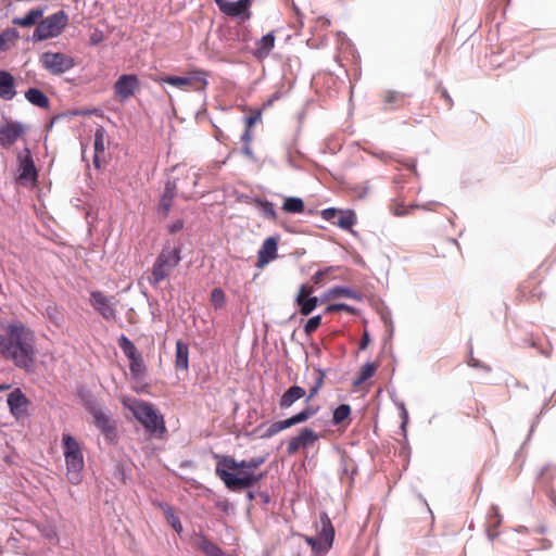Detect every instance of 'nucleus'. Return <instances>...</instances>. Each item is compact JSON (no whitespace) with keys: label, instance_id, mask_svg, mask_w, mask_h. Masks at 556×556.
I'll return each mask as SVG.
<instances>
[{"label":"nucleus","instance_id":"obj_46","mask_svg":"<svg viewBox=\"0 0 556 556\" xmlns=\"http://www.w3.org/2000/svg\"><path fill=\"white\" fill-rule=\"evenodd\" d=\"M328 298H337L340 295H348V288L345 287H336L328 291Z\"/></svg>","mask_w":556,"mask_h":556},{"label":"nucleus","instance_id":"obj_27","mask_svg":"<svg viewBox=\"0 0 556 556\" xmlns=\"http://www.w3.org/2000/svg\"><path fill=\"white\" fill-rule=\"evenodd\" d=\"M306 394L305 390L299 386L290 387L280 397L279 405L281 408L292 406L294 402L302 399Z\"/></svg>","mask_w":556,"mask_h":556},{"label":"nucleus","instance_id":"obj_31","mask_svg":"<svg viewBox=\"0 0 556 556\" xmlns=\"http://www.w3.org/2000/svg\"><path fill=\"white\" fill-rule=\"evenodd\" d=\"M25 98L34 105L46 109L49 106V99L48 97L39 89L37 88H29L25 92Z\"/></svg>","mask_w":556,"mask_h":556},{"label":"nucleus","instance_id":"obj_19","mask_svg":"<svg viewBox=\"0 0 556 556\" xmlns=\"http://www.w3.org/2000/svg\"><path fill=\"white\" fill-rule=\"evenodd\" d=\"M8 405L11 414L20 418L27 414L29 400L20 389H15L8 395Z\"/></svg>","mask_w":556,"mask_h":556},{"label":"nucleus","instance_id":"obj_54","mask_svg":"<svg viewBox=\"0 0 556 556\" xmlns=\"http://www.w3.org/2000/svg\"><path fill=\"white\" fill-rule=\"evenodd\" d=\"M369 342H370L369 336H368L367 331H365L364 334H363V338L361 340L359 348H367Z\"/></svg>","mask_w":556,"mask_h":556},{"label":"nucleus","instance_id":"obj_61","mask_svg":"<svg viewBox=\"0 0 556 556\" xmlns=\"http://www.w3.org/2000/svg\"><path fill=\"white\" fill-rule=\"evenodd\" d=\"M551 547H552V542L549 540H543L542 541V545H541L542 549H547V548H551Z\"/></svg>","mask_w":556,"mask_h":556},{"label":"nucleus","instance_id":"obj_43","mask_svg":"<svg viewBox=\"0 0 556 556\" xmlns=\"http://www.w3.org/2000/svg\"><path fill=\"white\" fill-rule=\"evenodd\" d=\"M323 381H324L323 375H318L316 378L315 384L309 389L307 401H311L312 399H314L317 395V393L323 384Z\"/></svg>","mask_w":556,"mask_h":556},{"label":"nucleus","instance_id":"obj_47","mask_svg":"<svg viewBox=\"0 0 556 556\" xmlns=\"http://www.w3.org/2000/svg\"><path fill=\"white\" fill-rule=\"evenodd\" d=\"M368 187L367 186H357L353 188V197L362 199L367 194Z\"/></svg>","mask_w":556,"mask_h":556},{"label":"nucleus","instance_id":"obj_24","mask_svg":"<svg viewBox=\"0 0 556 556\" xmlns=\"http://www.w3.org/2000/svg\"><path fill=\"white\" fill-rule=\"evenodd\" d=\"M125 353L130 361V372L136 379H140L146 372V366L139 350H125Z\"/></svg>","mask_w":556,"mask_h":556},{"label":"nucleus","instance_id":"obj_56","mask_svg":"<svg viewBox=\"0 0 556 556\" xmlns=\"http://www.w3.org/2000/svg\"><path fill=\"white\" fill-rule=\"evenodd\" d=\"M338 224H339L342 228L348 229V217H346V216L341 215V216L339 217Z\"/></svg>","mask_w":556,"mask_h":556},{"label":"nucleus","instance_id":"obj_15","mask_svg":"<svg viewBox=\"0 0 556 556\" xmlns=\"http://www.w3.org/2000/svg\"><path fill=\"white\" fill-rule=\"evenodd\" d=\"M25 131L26 127L22 123L5 119L0 126V146L11 148Z\"/></svg>","mask_w":556,"mask_h":556},{"label":"nucleus","instance_id":"obj_25","mask_svg":"<svg viewBox=\"0 0 556 556\" xmlns=\"http://www.w3.org/2000/svg\"><path fill=\"white\" fill-rule=\"evenodd\" d=\"M175 188L176 186L174 184H169V181L167 180V182L165 184L164 192L159 203V211L162 212L164 216L168 215L173 205L174 198L179 195V192L176 191Z\"/></svg>","mask_w":556,"mask_h":556},{"label":"nucleus","instance_id":"obj_12","mask_svg":"<svg viewBox=\"0 0 556 556\" xmlns=\"http://www.w3.org/2000/svg\"><path fill=\"white\" fill-rule=\"evenodd\" d=\"M314 414L315 410L313 408L306 407L288 419L275 421L266 428V430L262 433V438H271L285 429L306 421Z\"/></svg>","mask_w":556,"mask_h":556},{"label":"nucleus","instance_id":"obj_51","mask_svg":"<svg viewBox=\"0 0 556 556\" xmlns=\"http://www.w3.org/2000/svg\"><path fill=\"white\" fill-rule=\"evenodd\" d=\"M119 344L122 348H135L134 344L125 336L119 338Z\"/></svg>","mask_w":556,"mask_h":556},{"label":"nucleus","instance_id":"obj_40","mask_svg":"<svg viewBox=\"0 0 556 556\" xmlns=\"http://www.w3.org/2000/svg\"><path fill=\"white\" fill-rule=\"evenodd\" d=\"M348 418V404H341L333 412V424L338 425Z\"/></svg>","mask_w":556,"mask_h":556},{"label":"nucleus","instance_id":"obj_1","mask_svg":"<svg viewBox=\"0 0 556 556\" xmlns=\"http://www.w3.org/2000/svg\"><path fill=\"white\" fill-rule=\"evenodd\" d=\"M214 458L217 459L216 476L227 489L233 492L256 485L266 475L265 472H257V469L265 463L264 456L237 460L230 455L215 454Z\"/></svg>","mask_w":556,"mask_h":556},{"label":"nucleus","instance_id":"obj_4","mask_svg":"<svg viewBox=\"0 0 556 556\" xmlns=\"http://www.w3.org/2000/svg\"><path fill=\"white\" fill-rule=\"evenodd\" d=\"M179 262L180 249L164 245L153 264L150 282L153 286L160 285L178 266Z\"/></svg>","mask_w":556,"mask_h":556},{"label":"nucleus","instance_id":"obj_64","mask_svg":"<svg viewBox=\"0 0 556 556\" xmlns=\"http://www.w3.org/2000/svg\"><path fill=\"white\" fill-rule=\"evenodd\" d=\"M354 76H355V77H359V76H361V71H359V68H358V67H355V68H354Z\"/></svg>","mask_w":556,"mask_h":556},{"label":"nucleus","instance_id":"obj_60","mask_svg":"<svg viewBox=\"0 0 556 556\" xmlns=\"http://www.w3.org/2000/svg\"><path fill=\"white\" fill-rule=\"evenodd\" d=\"M100 155L101 154H97L94 153V156H93V164L97 168H100L101 167V163H100Z\"/></svg>","mask_w":556,"mask_h":556},{"label":"nucleus","instance_id":"obj_28","mask_svg":"<svg viewBox=\"0 0 556 556\" xmlns=\"http://www.w3.org/2000/svg\"><path fill=\"white\" fill-rule=\"evenodd\" d=\"M92 416L94 419V425L98 429H100L106 437H111L114 434L115 426L102 410L94 409L92 412Z\"/></svg>","mask_w":556,"mask_h":556},{"label":"nucleus","instance_id":"obj_14","mask_svg":"<svg viewBox=\"0 0 556 556\" xmlns=\"http://www.w3.org/2000/svg\"><path fill=\"white\" fill-rule=\"evenodd\" d=\"M114 93L119 101L128 100L140 89V81L135 74H124L114 84Z\"/></svg>","mask_w":556,"mask_h":556},{"label":"nucleus","instance_id":"obj_33","mask_svg":"<svg viewBox=\"0 0 556 556\" xmlns=\"http://www.w3.org/2000/svg\"><path fill=\"white\" fill-rule=\"evenodd\" d=\"M285 212L290 214H300L304 212V202L300 198L289 197L286 198L281 207Z\"/></svg>","mask_w":556,"mask_h":556},{"label":"nucleus","instance_id":"obj_39","mask_svg":"<svg viewBox=\"0 0 556 556\" xmlns=\"http://www.w3.org/2000/svg\"><path fill=\"white\" fill-rule=\"evenodd\" d=\"M189 350H176V368L181 370L188 369Z\"/></svg>","mask_w":556,"mask_h":556},{"label":"nucleus","instance_id":"obj_6","mask_svg":"<svg viewBox=\"0 0 556 556\" xmlns=\"http://www.w3.org/2000/svg\"><path fill=\"white\" fill-rule=\"evenodd\" d=\"M173 172L176 176L169 179V184L176 186L175 190L179 192V195L185 200L193 198L195 194L194 188L201 178L200 169L194 167L175 166Z\"/></svg>","mask_w":556,"mask_h":556},{"label":"nucleus","instance_id":"obj_48","mask_svg":"<svg viewBox=\"0 0 556 556\" xmlns=\"http://www.w3.org/2000/svg\"><path fill=\"white\" fill-rule=\"evenodd\" d=\"M182 228H184V220L178 219L168 227V230L170 233H176V232L180 231Z\"/></svg>","mask_w":556,"mask_h":556},{"label":"nucleus","instance_id":"obj_53","mask_svg":"<svg viewBox=\"0 0 556 556\" xmlns=\"http://www.w3.org/2000/svg\"><path fill=\"white\" fill-rule=\"evenodd\" d=\"M406 213H407L406 207H404L401 204L396 205L395 208H394V214L397 215V216L405 215Z\"/></svg>","mask_w":556,"mask_h":556},{"label":"nucleus","instance_id":"obj_42","mask_svg":"<svg viewBox=\"0 0 556 556\" xmlns=\"http://www.w3.org/2000/svg\"><path fill=\"white\" fill-rule=\"evenodd\" d=\"M262 112L258 110L244 118L245 128H251L261 121Z\"/></svg>","mask_w":556,"mask_h":556},{"label":"nucleus","instance_id":"obj_16","mask_svg":"<svg viewBox=\"0 0 556 556\" xmlns=\"http://www.w3.org/2000/svg\"><path fill=\"white\" fill-rule=\"evenodd\" d=\"M253 0H238V1H228L225 0L219 7V11L229 16V17H239L242 21H248L251 18L250 7Z\"/></svg>","mask_w":556,"mask_h":556},{"label":"nucleus","instance_id":"obj_62","mask_svg":"<svg viewBox=\"0 0 556 556\" xmlns=\"http://www.w3.org/2000/svg\"><path fill=\"white\" fill-rule=\"evenodd\" d=\"M406 166H407L409 169H412V170L416 172V163H415V161H414V160H409V161L406 163Z\"/></svg>","mask_w":556,"mask_h":556},{"label":"nucleus","instance_id":"obj_55","mask_svg":"<svg viewBox=\"0 0 556 556\" xmlns=\"http://www.w3.org/2000/svg\"><path fill=\"white\" fill-rule=\"evenodd\" d=\"M355 214L354 212H352L350 210V219H349V223H350V232L353 233V235H356V232L352 229L353 225L355 224Z\"/></svg>","mask_w":556,"mask_h":556},{"label":"nucleus","instance_id":"obj_63","mask_svg":"<svg viewBox=\"0 0 556 556\" xmlns=\"http://www.w3.org/2000/svg\"><path fill=\"white\" fill-rule=\"evenodd\" d=\"M353 262L356 263V264H359V265H364V261L362 260V257L359 255H353Z\"/></svg>","mask_w":556,"mask_h":556},{"label":"nucleus","instance_id":"obj_32","mask_svg":"<svg viewBox=\"0 0 556 556\" xmlns=\"http://www.w3.org/2000/svg\"><path fill=\"white\" fill-rule=\"evenodd\" d=\"M18 38L20 34L15 28H7L0 33V52L8 51Z\"/></svg>","mask_w":556,"mask_h":556},{"label":"nucleus","instance_id":"obj_22","mask_svg":"<svg viewBox=\"0 0 556 556\" xmlns=\"http://www.w3.org/2000/svg\"><path fill=\"white\" fill-rule=\"evenodd\" d=\"M277 239L274 237H268L263 242L261 249L257 252V267L263 268L270 261L277 258Z\"/></svg>","mask_w":556,"mask_h":556},{"label":"nucleus","instance_id":"obj_38","mask_svg":"<svg viewBox=\"0 0 556 556\" xmlns=\"http://www.w3.org/2000/svg\"><path fill=\"white\" fill-rule=\"evenodd\" d=\"M226 302L225 293L222 289L215 288L211 292V303L215 308H220Z\"/></svg>","mask_w":556,"mask_h":556},{"label":"nucleus","instance_id":"obj_35","mask_svg":"<svg viewBox=\"0 0 556 556\" xmlns=\"http://www.w3.org/2000/svg\"><path fill=\"white\" fill-rule=\"evenodd\" d=\"M252 140H253V132H252V129L251 128H245L242 136H241V141H242V153L253 160L254 159V154H253V151H252V148H251V143H252Z\"/></svg>","mask_w":556,"mask_h":556},{"label":"nucleus","instance_id":"obj_45","mask_svg":"<svg viewBox=\"0 0 556 556\" xmlns=\"http://www.w3.org/2000/svg\"><path fill=\"white\" fill-rule=\"evenodd\" d=\"M437 90L440 93L441 98L444 99V101L446 102L447 108L451 109L453 106V100L447 90L441 85L438 86Z\"/></svg>","mask_w":556,"mask_h":556},{"label":"nucleus","instance_id":"obj_49","mask_svg":"<svg viewBox=\"0 0 556 556\" xmlns=\"http://www.w3.org/2000/svg\"><path fill=\"white\" fill-rule=\"evenodd\" d=\"M321 214L326 220H331L336 217L337 211L334 208H326Z\"/></svg>","mask_w":556,"mask_h":556},{"label":"nucleus","instance_id":"obj_18","mask_svg":"<svg viewBox=\"0 0 556 556\" xmlns=\"http://www.w3.org/2000/svg\"><path fill=\"white\" fill-rule=\"evenodd\" d=\"M318 439L315 431L308 428L300 430L299 434L291 438L288 443V453L290 455L295 454L300 448H306L312 446Z\"/></svg>","mask_w":556,"mask_h":556},{"label":"nucleus","instance_id":"obj_41","mask_svg":"<svg viewBox=\"0 0 556 556\" xmlns=\"http://www.w3.org/2000/svg\"><path fill=\"white\" fill-rule=\"evenodd\" d=\"M320 321H321L320 316H314V317L309 318L305 325V331L307 333L315 331L319 327Z\"/></svg>","mask_w":556,"mask_h":556},{"label":"nucleus","instance_id":"obj_7","mask_svg":"<svg viewBox=\"0 0 556 556\" xmlns=\"http://www.w3.org/2000/svg\"><path fill=\"white\" fill-rule=\"evenodd\" d=\"M67 25V16L63 11H59L43 20H41L35 31L34 39L46 40L59 36Z\"/></svg>","mask_w":556,"mask_h":556},{"label":"nucleus","instance_id":"obj_3","mask_svg":"<svg viewBox=\"0 0 556 556\" xmlns=\"http://www.w3.org/2000/svg\"><path fill=\"white\" fill-rule=\"evenodd\" d=\"M62 448L66 464V478L70 483L77 485L81 481L84 454L80 443L71 434L62 435Z\"/></svg>","mask_w":556,"mask_h":556},{"label":"nucleus","instance_id":"obj_8","mask_svg":"<svg viewBox=\"0 0 556 556\" xmlns=\"http://www.w3.org/2000/svg\"><path fill=\"white\" fill-rule=\"evenodd\" d=\"M40 63L53 75H61L75 66L74 58L61 52L42 53Z\"/></svg>","mask_w":556,"mask_h":556},{"label":"nucleus","instance_id":"obj_5","mask_svg":"<svg viewBox=\"0 0 556 556\" xmlns=\"http://www.w3.org/2000/svg\"><path fill=\"white\" fill-rule=\"evenodd\" d=\"M155 83L168 84L185 90L202 92L207 87V72L204 70H193L188 72L187 76H161L153 78Z\"/></svg>","mask_w":556,"mask_h":556},{"label":"nucleus","instance_id":"obj_10","mask_svg":"<svg viewBox=\"0 0 556 556\" xmlns=\"http://www.w3.org/2000/svg\"><path fill=\"white\" fill-rule=\"evenodd\" d=\"M7 348H31L34 333L23 324L10 325L5 329Z\"/></svg>","mask_w":556,"mask_h":556},{"label":"nucleus","instance_id":"obj_52","mask_svg":"<svg viewBox=\"0 0 556 556\" xmlns=\"http://www.w3.org/2000/svg\"><path fill=\"white\" fill-rule=\"evenodd\" d=\"M340 309H348V305L346 304H334V305H330L328 306L327 311L329 312H332V311H340Z\"/></svg>","mask_w":556,"mask_h":556},{"label":"nucleus","instance_id":"obj_9","mask_svg":"<svg viewBox=\"0 0 556 556\" xmlns=\"http://www.w3.org/2000/svg\"><path fill=\"white\" fill-rule=\"evenodd\" d=\"M321 529L317 536H306L305 541L312 547L313 551L320 553L326 552L331 546L334 531L331 526L329 518L324 515L320 517Z\"/></svg>","mask_w":556,"mask_h":556},{"label":"nucleus","instance_id":"obj_36","mask_svg":"<svg viewBox=\"0 0 556 556\" xmlns=\"http://www.w3.org/2000/svg\"><path fill=\"white\" fill-rule=\"evenodd\" d=\"M200 548L207 556H224L223 551L215 543L210 541L207 538H202L201 539Z\"/></svg>","mask_w":556,"mask_h":556},{"label":"nucleus","instance_id":"obj_20","mask_svg":"<svg viewBox=\"0 0 556 556\" xmlns=\"http://www.w3.org/2000/svg\"><path fill=\"white\" fill-rule=\"evenodd\" d=\"M2 355L16 366L29 370L34 364V350H1Z\"/></svg>","mask_w":556,"mask_h":556},{"label":"nucleus","instance_id":"obj_2","mask_svg":"<svg viewBox=\"0 0 556 556\" xmlns=\"http://www.w3.org/2000/svg\"><path fill=\"white\" fill-rule=\"evenodd\" d=\"M123 403L147 432L159 439L164 438L167 432L164 418L152 404L137 399H128Z\"/></svg>","mask_w":556,"mask_h":556},{"label":"nucleus","instance_id":"obj_37","mask_svg":"<svg viewBox=\"0 0 556 556\" xmlns=\"http://www.w3.org/2000/svg\"><path fill=\"white\" fill-rule=\"evenodd\" d=\"M105 130L104 128L100 127L94 132V153L97 154H103L105 151Z\"/></svg>","mask_w":556,"mask_h":556},{"label":"nucleus","instance_id":"obj_57","mask_svg":"<svg viewBox=\"0 0 556 556\" xmlns=\"http://www.w3.org/2000/svg\"><path fill=\"white\" fill-rule=\"evenodd\" d=\"M266 213L270 217H275L276 216V212H275L274 206L271 204H268L266 206Z\"/></svg>","mask_w":556,"mask_h":556},{"label":"nucleus","instance_id":"obj_44","mask_svg":"<svg viewBox=\"0 0 556 556\" xmlns=\"http://www.w3.org/2000/svg\"><path fill=\"white\" fill-rule=\"evenodd\" d=\"M329 271H330V269H324V270H318L317 273H315L312 277V281L314 282V285H316V286L323 285L325 277L329 274Z\"/></svg>","mask_w":556,"mask_h":556},{"label":"nucleus","instance_id":"obj_50","mask_svg":"<svg viewBox=\"0 0 556 556\" xmlns=\"http://www.w3.org/2000/svg\"><path fill=\"white\" fill-rule=\"evenodd\" d=\"M468 365L476 368H484L489 370V367L482 365L478 359L473 357L472 354H470V357L468 359Z\"/></svg>","mask_w":556,"mask_h":556},{"label":"nucleus","instance_id":"obj_59","mask_svg":"<svg viewBox=\"0 0 556 556\" xmlns=\"http://www.w3.org/2000/svg\"><path fill=\"white\" fill-rule=\"evenodd\" d=\"M492 510L494 511V525L497 526L500 525L501 522V519H500V516H498V511H497V508L493 507Z\"/></svg>","mask_w":556,"mask_h":556},{"label":"nucleus","instance_id":"obj_29","mask_svg":"<svg viewBox=\"0 0 556 556\" xmlns=\"http://www.w3.org/2000/svg\"><path fill=\"white\" fill-rule=\"evenodd\" d=\"M274 46L275 36L273 33H269L256 41L255 55L258 59L266 58L269 54V52L274 49Z\"/></svg>","mask_w":556,"mask_h":556},{"label":"nucleus","instance_id":"obj_26","mask_svg":"<svg viewBox=\"0 0 556 556\" xmlns=\"http://www.w3.org/2000/svg\"><path fill=\"white\" fill-rule=\"evenodd\" d=\"M45 10L36 8L30 10L24 17H14L12 24L21 27H31L38 25L39 20L43 16Z\"/></svg>","mask_w":556,"mask_h":556},{"label":"nucleus","instance_id":"obj_17","mask_svg":"<svg viewBox=\"0 0 556 556\" xmlns=\"http://www.w3.org/2000/svg\"><path fill=\"white\" fill-rule=\"evenodd\" d=\"M378 367L379 364L376 362H370L363 365L352 381L353 391L368 392L371 387L370 379L376 374Z\"/></svg>","mask_w":556,"mask_h":556},{"label":"nucleus","instance_id":"obj_34","mask_svg":"<svg viewBox=\"0 0 556 556\" xmlns=\"http://www.w3.org/2000/svg\"><path fill=\"white\" fill-rule=\"evenodd\" d=\"M404 99V94L395 90H388L383 93V103L389 108L403 104Z\"/></svg>","mask_w":556,"mask_h":556},{"label":"nucleus","instance_id":"obj_58","mask_svg":"<svg viewBox=\"0 0 556 556\" xmlns=\"http://www.w3.org/2000/svg\"><path fill=\"white\" fill-rule=\"evenodd\" d=\"M382 318H383V321H384V325H386L387 331H388V332H391V331H392V324H391V320H389V318H387V316H382Z\"/></svg>","mask_w":556,"mask_h":556},{"label":"nucleus","instance_id":"obj_21","mask_svg":"<svg viewBox=\"0 0 556 556\" xmlns=\"http://www.w3.org/2000/svg\"><path fill=\"white\" fill-rule=\"evenodd\" d=\"M313 291H314V289L309 285L305 283L300 287V290H299V293L296 296V303L300 307V312L302 315L311 314L317 305V298L311 296Z\"/></svg>","mask_w":556,"mask_h":556},{"label":"nucleus","instance_id":"obj_11","mask_svg":"<svg viewBox=\"0 0 556 556\" xmlns=\"http://www.w3.org/2000/svg\"><path fill=\"white\" fill-rule=\"evenodd\" d=\"M115 296H108L101 291H92L90 293V304L105 320H111L116 317Z\"/></svg>","mask_w":556,"mask_h":556},{"label":"nucleus","instance_id":"obj_30","mask_svg":"<svg viewBox=\"0 0 556 556\" xmlns=\"http://www.w3.org/2000/svg\"><path fill=\"white\" fill-rule=\"evenodd\" d=\"M157 507L163 510L164 517L169 526L177 532L180 533L182 531V525L178 516L175 515L174 508L165 503H157Z\"/></svg>","mask_w":556,"mask_h":556},{"label":"nucleus","instance_id":"obj_13","mask_svg":"<svg viewBox=\"0 0 556 556\" xmlns=\"http://www.w3.org/2000/svg\"><path fill=\"white\" fill-rule=\"evenodd\" d=\"M18 160V177L17 180L22 185L30 184L34 186L37 182L38 172L35 166L29 149H24L17 156Z\"/></svg>","mask_w":556,"mask_h":556},{"label":"nucleus","instance_id":"obj_23","mask_svg":"<svg viewBox=\"0 0 556 556\" xmlns=\"http://www.w3.org/2000/svg\"><path fill=\"white\" fill-rule=\"evenodd\" d=\"M16 96L15 78L8 71H0V98L7 101Z\"/></svg>","mask_w":556,"mask_h":556}]
</instances>
